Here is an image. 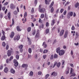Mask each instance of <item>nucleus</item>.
Wrapping results in <instances>:
<instances>
[{
    "label": "nucleus",
    "mask_w": 79,
    "mask_h": 79,
    "mask_svg": "<svg viewBox=\"0 0 79 79\" xmlns=\"http://www.w3.org/2000/svg\"><path fill=\"white\" fill-rule=\"evenodd\" d=\"M2 34L3 35L2 36L1 38V40H5V39H6V37H5V31H3V30H2Z\"/></svg>",
    "instance_id": "1"
},
{
    "label": "nucleus",
    "mask_w": 79,
    "mask_h": 79,
    "mask_svg": "<svg viewBox=\"0 0 79 79\" xmlns=\"http://www.w3.org/2000/svg\"><path fill=\"white\" fill-rule=\"evenodd\" d=\"M40 37V33H39V30H37L36 33L35 37V39H39Z\"/></svg>",
    "instance_id": "2"
},
{
    "label": "nucleus",
    "mask_w": 79,
    "mask_h": 79,
    "mask_svg": "<svg viewBox=\"0 0 79 79\" xmlns=\"http://www.w3.org/2000/svg\"><path fill=\"white\" fill-rule=\"evenodd\" d=\"M13 51L8 50L7 51V55L8 56H11V54L13 53Z\"/></svg>",
    "instance_id": "3"
},
{
    "label": "nucleus",
    "mask_w": 79,
    "mask_h": 79,
    "mask_svg": "<svg viewBox=\"0 0 79 79\" xmlns=\"http://www.w3.org/2000/svg\"><path fill=\"white\" fill-rule=\"evenodd\" d=\"M73 12H69L67 15L68 18H70V16H73Z\"/></svg>",
    "instance_id": "4"
},
{
    "label": "nucleus",
    "mask_w": 79,
    "mask_h": 79,
    "mask_svg": "<svg viewBox=\"0 0 79 79\" xmlns=\"http://www.w3.org/2000/svg\"><path fill=\"white\" fill-rule=\"evenodd\" d=\"M64 53H65V52H64V50H60L59 52V54L60 56H61L62 55H63L64 54Z\"/></svg>",
    "instance_id": "5"
},
{
    "label": "nucleus",
    "mask_w": 79,
    "mask_h": 79,
    "mask_svg": "<svg viewBox=\"0 0 79 79\" xmlns=\"http://www.w3.org/2000/svg\"><path fill=\"white\" fill-rule=\"evenodd\" d=\"M19 39H20V36L19 35H17L15 37H14V40H19Z\"/></svg>",
    "instance_id": "6"
},
{
    "label": "nucleus",
    "mask_w": 79,
    "mask_h": 79,
    "mask_svg": "<svg viewBox=\"0 0 79 79\" xmlns=\"http://www.w3.org/2000/svg\"><path fill=\"white\" fill-rule=\"evenodd\" d=\"M14 35H15V33L12 31L11 32V34L9 35V37L11 39H13L14 37Z\"/></svg>",
    "instance_id": "7"
},
{
    "label": "nucleus",
    "mask_w": 79,
    "mask_h": 79,
    "mask_svg": "<svg viewBox=\"0 0 79 79\" xmlns=\"http://www.w3.org/2000/svg\"><path fill=\"white\" fill-rule=\"evenodd\" d=\"M57 21L56 19V20L54 19L52 20V22L51 23V26H53L54 24H55V22H56Z\"/></svg>",
    "instance_id": "8"
},
{
    "label": "nucleus",
    "mask_w": 79,
    "mask_h": 79,
    "mask_svg": "<svg viewBox=\"0 0 79 79\" xmlns=\"http://www.w3.org/2000/svg\"><path fill=\"white\" fill-rule=\"evenodd\" d=\"M45 10V9L42 8L41 9L39 10V11L40 13H44Z\"/></svg>",
    "instance_id": "9"
},
{
    "label": "nucleus",
    "mask_w": 79,
    "mask_h": 79,
    "mask_svg": "<svg viewBox=\"0 0 79 79\" xmlns=\"http://www.w3.org/2000/svg\"><path fill=\"white\" fill-rule=\"evenodd\" d=\"M64 30H62L60 33V36H62L63 34H64Z\"/></svg>",
    "instance_id": "10"
},
{
    "label": "nucleus",
    "mask_w": 79,
    "mask_h": 79,
    "mask_svg": "<svg viewBox=\"0 0 79 79\" xmlns=\"http://www.w3.org/2000/svg\"><path fill=\"white\" fill-rule=\"evenodd\" d=\"M51 1L49 0L48 1L47 0H45V3L46 5H49L50 2Z\"/></svg>",
    "instance_id": "11"
},
{
    "label": "nucleus",
    "mask_w": 79,
    "mask_h": 79,
    "mask_svg": "<svg viewBox=\"0 0 79 79\" xmlns=\"http://www.w3.org/2000/svg\"><path fill=\"white\" fill-rule=\"evenodd\" d=\"M51 76H57V73L55 72H53Z\"/></svg>",
    "instance_id": "12"
},
{
    "label": "nucleus",
    "mask_w": 79,
    "mask_h": 79,
    "mask_svg": "<svg viewBox=\"0 0 79 79\" xmlns=\"http://www.w3.org/2000/svg\"><path fill=\"white\" fill-rule=\"evenodd\" d=\"M45 18L44 19V21H47V19H48V18L47 16V14H45Z\"/></svg>",
    "instance_id": "13"
},
{
    "label": "nucleus",
    "mask_w": 79,
    "mask_h": 79,
    "mask_svg": "<svg viewBox=\"0 0 79 79\" xmlns=\"http://www.w3.org/2000/svg\"><path fill=\"white\" fill-rule=\"evenodd\" d=\"M27 66L28 65L26 64H23L22 66V68H25L26 69L27 68Z\"/></svg>",
    "instance_id": "14"
},
{
    "label": "nucleus",
    "mask_w": 79,
    "mask_h": 79,
    "mask_svg": "<svg viewBox=\"0 0 79 79\" xmlns=\"http://www.w3.org/2000/svg\"><path fill=\"white\" fill-rule=\"evenodd\" d=\"M67 71L65 72L66 74H68L69 73V68L67 67V69H66Z\"/></svg>",
    "instance_id": "15"
},
{
    "label": "nucleus",
    "mask_w": 79,
    "mask_h": 79,
    "mask_svg": "<svg viewBox=\"0 0 79 79\" xmlns=\"http://www.w3.org/2000/svg\"><path fill=\"white\" fill-rule=\"evenodd\" d=\"M10 8L11 9H14L15 8V6L13 4H11L10 5Z\"/></svg>",
    "instance_id": "16"
},
{
    "label": "nucleus",
    "mask_w": 79,
    "mask_h": 79,
    "mask_svg": "<svg viewBox=\"0 0 79 79\" xmlns=\"http://www.w3.org/2000/svg\"><path fill=\"white\" fill-rule=\"evenodd\" d=\"M60 48L59 47L56 48V52L57 53H59L60 52Z\"/></svg>",
    "instance_id": "17"
},
{
    "label": "nucleus",
    "mask_w": 79,
    "mask_h": 79,
    "mask_svg": "<svg viewBox=\"0 0 79 79\" xmlns=\"http://www.w3.org/2000/svg\"><path fill=\"white\" fill-rule=\"evenodd\" d=\"M10 73H13V74H15V70L13 69H10Z\"/></svg>",
    "instance_id": "18"
},
{
    "label": "nucleus",
    "mask_w": 79,
    "mask_h": 79,
    "mask_svg": "<svg viewBox=\"0 0 79 79\" xmlns=\"http://www.w3.org/2000/svg\"><path fill=\"white\" fill-rule=\"evenodd\" d=\"M8 68H7V67L5 68L4 69V73H6L8 72Z\"/></svg>",
    "instance_id": "19"
},
{
    "label": "nucleus",
    "mask_w": 79,
    "mask_h": 79,
    "mask_svg": "<svg viewBox=\"0 0 79 79\" xmlns=\"http://www.w3.org/2000/svg\"><path fill=\"white\" fill-rule=\"evenodd\" d=\"M68 32L67 31L65 32V34L64 35V38H66L67 37V36H68Z\"/></svg>",
    "instance_id": "20"
},
{
    "label": "nucleus",
    "mask_w": 79,
    "mask_h": 79,
    "mask_svg": "<svg viewBox=\"0 0 79 79\" xmlns=\"http://www.w3.org/2000/svg\"><path fill=\"white\" fill-rule=\"evenodd\" d=\"M17 30L18 31H21V30L20 28V27H19V26H17L16 27Z\"/></svg>",
    "instance_id": "21"
},
{
    "label": "nucleus",
    "mask_w": 79,
    "mask_h": 79,
    "mask_svg": "<svg viewBox=\"0 0 79 79\" xmlns=\"http://www.w3.org/2000/svg\"><path fill=\"white\" fill-rule=\"evenodd\" d=\"M44 27V23H42L41 25H40L39 27H40V29H41V28H43Z\"/></svg>",
    "instance_id": "22"
},
{
    "label": "nucleus",
    "mask_w": 79,
    "mask_h": 79,
    "mask_svg": "<svg viewBox=\"0 0 79 79\" xmlns=\"http://www.w3.org/2000/svg\"><path fill=\"white\" fill-rule=\"evenodd\" d=\"M12 24L10 25V27H12V26H13V25H14V24H15V21H14V19H12Z\"/></svg>",
    "instance_id": "23"
},
{
    "label": "nucleus",
    "mask_w": 79,
    "mask_h": 79,
    "mask_svg": "<svg viewBox=\"0 0 79 79\" xmlns=\"http://www.w3.org/2000/svg\"><path fill=\"white\" fill-rule=\"evenodd\" d=\"M7 16L9 18V19H11V14L10 13V12H9Z\"/></svg>",
    "instance_id": "24"
},
{
    "label": "nucleus",
    "mask_w": 79,
    "mask_h": 79,
    "mask_svg": "<svg viewBox=\"0 0 79 79\" xmlns=\"http://www.w3.org/2000/svg\"><path fill=\"white\" fill-rule=\"evenodd\" d=\"M53 4H54V2L52 1V2L51 3L50 6H49V8H52V6H53Z\"/></svg>",
    "instance_id": "25"
},
{
    "label": "nucleus",
    "mask_w": 79,
    "mask_h": 79,
    "mask_svg": "<svg viewBox=\"0 0 79 79\" xmlns=\"http://www.w3.org/2000/svg\"><path fill=\"white\" fill-rule=\"evenodd\" d=\"M75 76H76V73H75L73 72V73H72V75L70 76V77H74Z\"/></svg>",
    "instance_id": "26"
},
{
    "label": "nucleus",
    "mask_w": 79,
    "mask_h": 79,
    "mask_svg": "<svg viewBox=\"0 0 79 79\" xmlns=\"http://www.w3.org/2000/svg\"><path fill=\"white\" fill-rule=\"evenodd\" d=\"M27 31L28 32H29L31 31V27H28L27 28Z\"/></svg>",
    "instance_id": "27"
},
{
    "label": "nucleus",
    "mask_w": 79,
    "mask_h": 79,
    "mask_svg": "<svg viewBox=\"0 0 79 79\" xmlns=\"http://www.w3.org/2000/svg\"><path fill=\"white\" fill-rule=\"evenodd\" d=\"M79 6V2H77L75 5V8H77V7Z\"/></svg>",
    "instance_id": "28"
},
{
    "label": "nucleus",
    "mask_w": 79,
    "mask_h": 79,
    "mask_svg": "<svg viewBox=\"0 0 79 79\" xmlns=\"http://www.w3.org/2000/svg\"><path fill=\"white\" fill-rule=\"evenodd\" d=\"M76 37L75 38L76 39H77L79 37V35L78 34V33L77 32H76Z\"/></svg>",
    "instance_id": "29"
},
{
    "label": "nucleus",
    "mask_w": 79,
    "mask_h": 79,
    "mask_svg": "<svg viewBox=\"0 0 79 79\" xmlns=\"http://www.w3.org/2000/svg\"><path fill=\"white\" fill-rule=\"evenodd\" d=\"M28 52L29 53H32V49L31 48H28Z\"/></svg>",
    "instance_id": "30"
},
{
    "label": "nucleus",
    "mask_w": 79,
    "mask_h": 79,
    "mask_svg": "<svg viewBox=\"0 0 79 79\" xmlns=\"http://www.w3.org/2000/svg\"><path fill=\"white\" fill-rule=\"evenodd\" d=\"M58 55H57L56 54H55L54 55V58H58Z\"/></svg>",
    "instance_id": "31"
},
{
    "label": "nucleus",
    "mask_w": 79,
    "mask_h": 79,
    "mask_svg": "<svg viewBox=\"0 0 79 79\" xmlns=\"http://www.w3.org/2000/svg\"><path fill=\"white\" fill-rule=\"evenodd\" d=\"M14 63V65L15 67H17L18 66V62H16V63Z\"/></svg>",
    "instance_id": "32"
},
{
    "label": "nucleus",
    "mask_w": 79,
    "mask_h": 79,
    "mask_svg": "<svg viewBox=\"0 0 79 79\" xmlns=\"http://www.w3.org/2000/svg\"><path fill=\"white\" fill-rule=\"evenodd\" d=\"M44 16L45 15H44V14H42L41 15L40 18H44Z\"/></svg>",
    "instance_id": "33"
},
{
    "label": "nucleus",
    "mask_w": 79,
    "mask_h": 79,
    "mask_svg": "<svg viewBox=\"0 0 79 79\" xmlns=\"http://www.w3.org/2000/svg\"><path fill=\"white\" fill-rule=\"evenodd\" d=\"M16 58L17 60H19V55H17L16 56Z\"/></svg>",
    "instance_id": "34"
},
{
    "label": "nucleus",
    "mask_w": 79,
    "mask_h": 79,
    "mask_svg": "<svg viewBox=\"0 0 79 79\" xmlns=\"http://www.w3.org/2000/svg\"><path fill=\"white\" fill-rule=\"evenodd\" d=\"M60 65H61V63H60V62H59L58 63H57V65L58 68H59L60 66Z\"/></svg>",
    "instance_id": "35"
},
{
    "label": "nucleus",
    "mask_w": 79,
    "mask_h": 79,
    "mask_svg": "<svg viewBox=\"0 0 79 79\" xmlns=\"http://www.w3.org/2000/svg\"><path fill=\"white\" fill-rule=\"evenodd\" d=\"M74 71V70L73 69V68H71L70 74H72V73H73V72Z\"/></svg>",
    "instance_id": "36"
},
{
    "label": "nucleus",
    "mask_w": 79,
    "mask_h": 79,
    "mask_svg": "<svg viewBox=\"0 0 79 79\" xmlns=\"http://www.w3.org/2000/svg\"><path fill=\"white\" fill-rule=\"evenodd\" d=\"M49 32V29L48 28L46 30V34H48Z\"/></svg>",
    "instance_id": "37"
},
{
    "label": "nucleus",
    "mask_w": 79,
    "mask_h": 79,
    "mask_svg": "<svg viewBox=\"0 0 79 79\" xmlns=\"http://www.w3.org/2000/svg\"><path fill=\"white\" fill-rule=\"evenodd\" d=\"M30 76H33V72L31 71L30 73Z\"/></svg>",
    "instance_id": "38"
},
{
    "label": "nucleus",
    "mask_w": 79,
    "mask_h": 79,
    "mask_svg": "<svg viewBox=\"0 0 79 79\" xmlns=\"http://www.w3.org/2000/svg\"><path fill=\"white\" fill-rule=\"evenodd\" d=\"M19 48L20 49H21L23 48V45H20L19 46Z\"/></svg>",
    "instance_id": "39"
},
{
    "label": "nucleus",
    "mask_w": 79,
    "mask_h": 79,
    "mask_svg": "<svg viewBox=\"0 0 79 79\" xmlns=\"http://www.w3.org/2000/svg\"><path fill=\"white\" fill-rule=\"evenodd\" d=\"M49 24H50L49 23H48V22H46V27H48V26H49Z\"/></svg>",
    "instance_id": "40"
},
{
    "label": "nucleus",
    "mask_w": 79,
    "mask_h": 79,
    "mask_svg": "<svg viewBox=\"0 0 79 79\" xmlns=\"http://www.w3.org/2000/svg\"><path fill=\"white\" fill-rule=\"evenodd\" d=\"M48 52V50H45L44 51L43 53H47Z\"/></svg>",
    "instance_id": "41"
},
{
    "label": "nucleus",
    "mask_w": 79,
    "mask_h": 79,
    "mask_svg": "<svg viewBox=\"0 0 79 79\" xmlns=\"http://www.w3.org/2000/svg\"><path fill=\"white\" fill-rule=\"evenodd\" d=\"M3 68V64L1 65L0 67V70H2Z\"/></svg>",
    "instance_id": "42"
},
{
    "label": "nucleus",
    "mask_w": 79,
    "mask_h": 79,
    "mask_svg": "<svg viewBox=\"0 0 79 79\" xmlns=\"http://www.w3.org/2000/svg\"><path fill=\"white\" fill-rule=\"evenodd\" d=\"M49 76H50V75L49 74H48L46 75L45 76V79H47V78H48V77H49Z\"/></svg>",
    "instance_id": "43"
},
{
    "label": "nucleus",
    "mask_w": 79,
    "mask_h": 79,
    "mask_svg": "<svg viewBox=\"0 0 79 79\" xmlns=\"http://www.w3.org/2000/svg\"><path fill=\"white\" fill-rule=\"evenodd\" d=\"M53 11H54V9H53V7H52L51 10V13H53Z\"/></svg>",
    "instance_id": "44"
},
{
    "label": "nucleus",
    "mask_w": 79,
    "mask_h": 79,
    "mask_svg": "<svg viewBox=\"0 0 79 79\" xmlns=\"http://www.w3.org/2000/svg\"><path fill=\"white\" fill-rule=\"evenodd\" d=\"M71 29L73 31V30H74V29H75V27H74V25L72 26L71 28Z\"/></svg>",
    "instance_id": "45"
},
{
    "label": "nucleus",
    "mask_w": 79,
    "mask_h": 79,
    "mask_svg": "<svg viewBox=\"0 0 79 79\" xmlns=\"http://www.w3.org/2000/svg\"><path fill=\"white\" fill-rule=\"evenodd\" d=\"M35 32H36V31H35V30H33L32 33V34L33 35H34L35 34Z\"/></svg>",
    "instance_id": "46"
},
{
    "label": "nucleus",
    "mask_w": 79,
    "mask_h": 79,
    "mask_svg": "<svg viewBox=\"0 0 79 79\" xmlns=\"http://www.w3.org/2000/svg\"><path fill=\"white\" fill-rule=\"evenodd\" d=\"M18 61H17V60L16 59H14L13 60V63H18Z\"/></svg>",
    "instance_id": "47"
},
{
    "label": "nucleus",
    "mask_w": 79,
    "mask_h": 79,
    "mask_svg": "<svg viewBox=\"0 0 79 79\" xmlns=\"http://www.w3.org/2000/svg\"><path fill=\"white\" fill-rule=\"evenodd\" d=\"M18 14V12L16 11H15L14 12V14L15 15H16L17 14Z\"/></svg>",
    "instance_id": "48"
},
{
    "label": "nucleus",
    "mask_w": 79,
    "mask_h": 79,
    "mask_svg": "<svg viewBox=\"0 0 79 79\" xmlns=\"http://www.w3.org/2000/svg\"><path fill=\"white\" fill-rule=\"evenodd\" d=\"M13 56H11L9 59L10 61H11L12 60H13Z\"/></svg>",
    "instance_id": "49"
},
{
    "label": "nucleus",
    "mask_w": 79,
    "mask_h": 79,
    "mask_svg": "<svg viewBox=\"0 0 79 79\" xmlns=\"http://www.w3.org/2000/svg\"><path fill=\"white\" fill-rule=\"evenodd\" d=\"M53 55H52L51 56L50 58V59L52 60H53Z\"/></svg>",
    "instance_id": "50"
},
{
    "label": "nucleus",
    "mask_w": 79,
    "mask_h": 79,
    "mask_svg": "<svg viewBox=\"0 0 79 79\" xmlns=\"http://www.w3.org/2000/svg\"><path fill=\"white\" fill-rule=\"evenodd\" d=\"M38 75H39V76H40V75H41L42 74V72L40 71L38 72Z\"/></svg>",
    "instance_id": "51"
},
{
    "label": "nucleus",
    "mask_w": 79,
    "mask_h": 79,
    "mask_svg": "<svg viewBox=\"0 0 79 79\" xmlns=\"http://www.w3.org/2000/svg\"><path fill=\"white\" fill-rule=\"evenodd\" d=\"M57 64V62H55L54 65L53 67V68H55V65H56Z\"/></svg>",
    "instance_id": "52"
},
{
    "label": "nucleus",
    "mask_w": 79,
    "mask_h": 79,
    "mask_svg": "<svg viewBox=\"0 0 79 79\" xmlns=\"http://www.w3.org/2000/svg\"><path fill=\"white\" fill-rule=\"evenodd\" d=\"M5 45H6V44L5 42H3L2 43V46L4 47H5Z\"/></svg>",
    "instance_id": "53"
},
{
    "label": "nucleus",
    "mask_w": 79,
    "mask_h": 79,
    "mask_svg": "<svg viewBox=\"0 0 79 79\" xmlns=\"http://www.w3.org/2000/svg\"><path fill=\"white\" fill-rule=\"evenodd\" d=\"M64 11V9H61L60 10V13H63V12Z\"/></svg>",
    "instance_id": "54"
},
{
    "label": "nucleus",
    "mask_w": 79,
    "mask_h": 79,
    "mask_svg": "<svg viewBox=\"0 0 79 79\" xmlns=\"http://www.w3.org/2000/svg\"><path fill=\"white\" fill-rule=\"evenodd\" d=\"M0 17L1 18H3V14L2 13H1L0 15Z\"/></svg>",
    "instance_id": "55"
},
{
    "label": "nucleus",
    "mask_w": 79,
    "mask_h": 79,
    "mask_svg": "<svg viewBox=\"0 0 79 79\" xmlns=\"http://www.w3.org/2000/svg\"><path fill=\"white\" fill-rule=\"evenodd\" d=\"M39 22V23H42V20H41V19H40Z\"/></svg>",
    "instance_id": "56"
},
{
    "label": "nucleus",
    "mask_w": 79,
    "mask_h": 79,
    "mask_svg": "<svg viewBox=\"0 0 79 79\" xmlns=\"http://www.w3.org/2000/svg\"><path fill=\"white\" fill-rule=\"evenodd\" d=\"M62 65H64V63H65V61H64V60H62Z\"/></svg>",
    "instance_id": "57"
},
{
    "label": "nucleus",
    "mask_w": 79,
    "mask_h": 79,
    "mask_svg": "<svg viewBox=\"0 0 79 79\" xmlns=\"http://www.w3.org/2000/svg\"><path fill=\"white\" fill-rule=\"evenodd\" d=\"M6 7L5 6H4L2 8V9L3 11H5V10Z\"/></svg>",
    "instance_id": "58"
},
{
    "label": "nucleus",
    "mask_w": 79,
    "mask_h": 79,
    "mask_svg": "<svg viewBox=\"0 0 79 79\" xmlns=\"http://www.w3.org/2000/svg\"><path fill=\"white\" fill-rule=\"evenodd\" d=\"M9 61H10V59H7L6 60V63H9Z\"/></svg>",
    "instance_id": "59"
},
{
    "label": "nucleus",
    "mask_w": 79,
    "mask_h": 79,
    "mask_svg": "<svg viewBox=\"0 0 79 79\" xmlns=\"http://www.w3.org/2000/svg\"><path fill=\"white\" fill-rule=\"evenodd\" d=\"M8 48H9V46L8 45H7L6 47V50H8Z\"/></svg>",
    "instance_id": "60"
},
{
    "label": "nucleus",
    "mask_w": 79,
    "mask_h": 79,
    "mask_svg": "<svg viewBox=\"0 0 79 79\" xmlns=\"http://www.w3.org/2000/svg\"><path fill=\"white\" fill-rule=\"evenodd\" d=\"M27 16V12H25L24 13V18H25V17H26Z\"/></svg>",
    "instance_id": "61"
},
{
    "label": "nucleus",
    "mask_w": 79,
    "mask_h": 79,
    "mask_svg": "<svg viewBox=\"0 0 79 79\" xmlns=\"http://www.w3.org/2000/svg\"><path fill=\"white\" fill-rule=\"evenodd\" d=\"M35 5H37V0H35Z\"/></svg>",
    "instance_id": "62"
},
{
    "label": "nucleus",
    "mask_w": 79,
    "mask_h": 79,
    "mask_svg": "<svg viewBox=\"0 0 79 79\" xmlns=\"http://www.w3.org/2000/svg\"><path fill=\"white\" fill-rule=\"evenodd\" d=\"M46 57H47V55H44L43 56V57L44 59H45Z\"/></svg>",
    "instance_id": "63"
},
{
    "label": "nucleus",
    "mask_w": 79,
    "mask_h": 79,
    "mask_svg": "<svg viewBox=\"0 0 79 79\" xmlns=\"http://www.w3.org/2000/svg\"><path fill=\"white\" fill-rule=\"evenodd\" d=\"M66 12H67V11L66 10L64 11V12L63 13L64 15H65L66 14Z\"/></svg>",
    "instance_id": "64"
}]
</instances>
